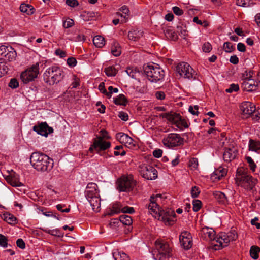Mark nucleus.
<instances>
[{
  "label": "nucleus",
  "instance_id": "nucleus-1",
  "mask_svg": "<svg viewBox=\"0 0 260 260\" xmlns=\"http://www.w3.org/2000/svg\"><path fill=\"white\" fill-rule=\"evenodd\" d=\"M30 162L35 169L43 172L50 171L54 164L52 159L44 153L38 152H35L31 154Z\"/></svg>",
  "mask_w": 260,
  "mask_h": 260
},
{
  "label": "nucleus",
  "instance_id": "nucleus-2",
  "mask_svg": "<svg viewBox=\"0 0 260 260\" xmlns=\"http://www.w3.org/2000/svg\"><path fill=\"white\" fill-rule=\"evenodd\" d=\"M148 209L151 214L155 218H158V220L164 221L169 224H171L174 222V218L176 214L172 210L165 211L161 210L156 203V200L153 198H151V203L146 206Z\"/></svg>",
  "mask_w": 260,
  "mask_h": 260
},
{
  "label": "nucleus",
  "instance_id": "nucleus-3",
  "mask_svg": "<svg viewBox=\"0 0 260 260\" xmlns=\"http://www.w3.org/2000/svg\"><path fill=\"white\" fill-rule=\"evenodd\" d=\"M236 181L239 185L247 190H252L257 182V179L248 175L243 168L237 169Z\"/></svg>",
  "mask_w": 260,
  "mask_h": 260
},
{
  "label": "nucleus",
  "instance_id": "nucleus-4",
  "mask_svg": "<svg viewBox=\"0 0 260 260\" xmlns=\"http://www.w3.org/2000/svg\"><path fill=\"white\" fill-rule=\"evenodd\" d=\"M62 70L57 66L48 68L43 74L44 82L49 85H53L61 81L64 77Z\"/></svg>",
  "mask_w": 260,
  "mask_h": 260
},
{
  "label": "nucleus",
  "instance_id": "nucleus-5",
  "mask_svg": "<svg viewBox=\"0 0 260 260\" xmlns=\"http://www.w3.org/2000/svg\"><path fill=\"white\" fill-rule=\"evenodd\" d=\"M144 71L148 79L151 82L156 83L161 81L165 76L164 71L157 64L148 65Z\"/></svg>",
  "mask_w": 260,
  "mask_h": 260
},
{
  "label": "nucleus",
  "instance_id": "nucleus-6",
  "mask_svg": "<svg viewBox=\"0 0 260 260\" xmlns=\"http://www.w3.org/2000/svg\"><path fill=\"white\" fill-rule=\"evenodd\" d=\"M155 245L158 251L156 259L169 260V258L172 256V248L167 242L158 239L156 240Z\"/></svg>",
  "mask_w": 260,
  "mask_h": 260
},
{
  "label": "nucleus",
  "instance_id": "nucleus-7",
  "mask_svg": "<svg viewBox=\"0 0 260 260\" xmlns=\"http://www.w3.org/2000/svg\"><path fill=\"white\" fill-rule=\"evenodd\" d=\"M136 183L132 175H123L117 180V188L120 192H129L133 189Z\"/></svg>",
  "mask_w": 260,
  "mask_h": 260
},
{
  "label": "nucleus",
  "instance_id": "nucleus-8",
  "mask_svg": "<svg viewBox=\"0 0 260 260\" xmlns=\"http://www.w3.org/2000/svg\"><path fill=\"white\" fill-rule=\"evenodd\" d=\"M39 74V63L37 62L35 64L22 72L20 75V79L24 84H27L37 78Z\"/></svg>",
  "mask_w": 260,
  "mask_h": 260
},
{
  "label": "nucleus",
  "instance_id": "nucleus-9",
  "mask_svg": "<svg viewBox=\"0 0 260 260\" xmlns=\"http://www.w3.org/2000/svg\"><path fill=\"white\" fill-rule=\"evenodd\" d=\"M160 116L166 118L180 129L188 127L186 120L182 118L179 114L166 113L161 114Z\"/></svg>",
  "mask_w": 260,
  "mask_h": 260
},
{
  "label": "nucleus",
  "instance_id": "nucleus-10",
  "mask_svg": "<svg viewBox=\"0 0 260 260\" xmlns=\"http://www.w3.org/2000/svg\"><path fill=\"white\" fill-rule=\"evenodd\" d=\"M101 133L102 135V137H97L96 138L94 139L93 144L89 149V151L90 152H92L93 149H94L98 152L99 151L105 150L110 147V143L109 142H106L103 139V138L107 137V131L101 130Z\"/></svg>",
  "mask_w": 260,
  "mask_h": 260
},
{
  "label": "nucleus",
  "instance_id": "nucleus-11",
  "mask_svg": "<svg viewBox=\"0 0 260 260\" xmlns=\"http://www.w3.org/2000/svg\"><path fill=\"white\" fill-rule=\"evenodd\" d=\"M176 70L179 75L184 78L189 80L195 79L194 71L187 62H182L176 67Z\"/></svg>",
  "mask_w": 260,
  "mask_h": 260
},
{
  "label": "nucleus",
  "instance_id": "nucleus-12",
  "mask_svg": "<svg viewBox=\"0 0 260 260\" xmlns=\"http://www.w3.org/2000/svg\"><path fill=\"white\" fill-rule=\"evenodd\" d=\"M164 145L168 148H173L183 143V139L177 134H169L162 140Z\"/></svg>",
  "mask_w": 260,
  "mask_h": 260
},
{
  "label": "nucleus",
  "instance_id": "nucleus-13",
  "mask_svg": "<svg viewBox=\"0 0 260 260\" xmlns=\"http://www.w3.org/2000/svg\"><path fill=\"white\" fill-rule=\"evenodd\" d=\"M142 176L147 180H154L157 177V170L151 166H144L141 168Z\"/></svg>",
  "mask_w": 260,
  "mask_h": 260
},
{
  "label": "nucleus",
  "instance_id": "nucleus-14",
  "mask_svg": "<svg viewBox=\"0 0 260 260\" xmlns=\"http://www.w3.org/2000/svg\"><path fill=\"white\" fill-rule=\"evenodd\" d=\"M33 130L38 134L45 137H47L48 134L53 132L52 127L49 126L46 122H42L38 125L34 126Z\"/></svg>",
  "mask_w": 260,
  "mask_h": 260
},
{
  "label": "nucleus",
  "instance_id": "nucleus-15",
  "mask_svg": "<svg viewBox=\"0 0 260 260\" xmlns=\"http://www.w3.org/2000/svg\"><path fill=\"white\" fill-rule=\"evenodd\" d=\"M179 240L181 245L185 249H189L192 247V236L188 231H183L181 233L179 237Z\"/></svg>",
  "mask_w": 260,
  "mask_h": 260
},
{
  "label": "nucleus",
  "instance_id": "nucleus-16",
  "mask_svg": "<svg viewBox=\"0 0 260 260\" xmlns=\"http://www.w3.org/2000/svg\"><path fill=\"white\" fill-rule=\"evenodd\" d=\"M258 84L257 81L254 79H243L242 87L244 90L252 92L257 89Z\"/></svg>",
  "mask_w": 260,
  "mask_h": 260
},
{
  "label": "nucleus",
  "instance_id": "nucleus-17",
  "mask_svg": "<svg viewBox=\"0 0 260 260\" xmlns=\"http://www.w3.org/2000/svg\"><path fill=\"white\" fill-rule=\"evenodd\" d=\"M240 109L244 115L248 117L254 113L256 108L255 105L251 102H244L241 104Z\"/></svg>",
  "mask_w": 260,
  "mask_h": 260
},
{
  "label": "nucleus",
  "instance_id": "nucleus-18",
  "mask_svg": "<svg viewBox=\"0 0 260 260\" xmlns=\"http://www.w3.org/2000/svg\"><path fill=\"white\" fill-rule=\"evenodd\" d=\"M97 185L94 183L88 184L85 191V196L87 200L100 196L97 191Z\"/></svg>",
  "mask_w": 260,
  "mask_h": 260
},
{
  "label": "nucleus",
  "instance_id": "nucleus-19",
  "mask_svg": "<svg viewBox=\"0 0 260 260\" xmlns=\"http://www.w3.org/2000/svg\"><path fill=\"white\" fill-rule=\"evenodd\" d=\"M237 152V149L234 147L225 148L223 154V160L226 162L231 161L236 157Z\"/></svg>",
  "mask_w": 260,
  "mask_h": 260
},
{
  "label": "nucleus",
  "instance_id": "nucleus-20",
  "mask_svg": "<svg viewBox=\"0 0 260 260\" xmlns=\"http://www.w3.org/2000/svg\"><path fill=\"white\" fill-rule=\"evenodd\" d=\"M228 235L225 233H221L219 237H216V242L219 244L217 246L218 248H215V250L219 249L223 247H226L228 243L231 241Z\"/></svg>",
  "mask_w": 260,
  "mask_h": 260
},
{
  "label": "nucleus",
  "instance_id": "nucleus-21",
  "mask_svg": "<svg viewBox=\"0 0 260 260\" xmlns=\"http://www.w3.org/2000/svg\"><path fill=\"white\" fill-rule=\"evenodd\" d=\"M6 180L7 182L14 187H20L23 185L19 180L17 175L11 174L7 176Z\"/></svg>",
  "mask_w": 260,
  "mask_h": 260
},
{
  "label": "nucleus",
  "instance_id": "nucleus-22",
  "mask_svg": "<svg viewBox=\"0 0 260 260\" xmlns=\"http://www.w3.org/2000/svg\"><path fill=\"white\" fill-rule=\"evenodd\" d=\"M202 232L205 235V238L207 240L216 241L215 232L212 228L207 227L203 228Z\"/></svg>",
  "mask_w": 260,
  "mask_h": 260
},
{
  "label": "nucleus",
  "instance_id": "nucleus-23",
  "mask_svg": "<svg viewBox=\"0 0 260 260\" xmlns=\"http://www.w3.org/2000/svg\"><path fill=\"white\" fill-rule=\"evenodd\" d=\"M228 172L226 168H224L222 167H219L218 169H216L212 177L215 179L220 180L222 177L225 176Z\"/></svg>",
  "mask_w": 260,
  "mask_h": 260
},
{
  "label": "nucleus",
  "instance_id": "nucleus-24",
  "mask_svg": "<svg viewBox=\"0 0 260 260\" xmlns=\"http://www.w3.org/2000/svg\"><path fill=\"white\" fill-rule=\"evenodd\" d=\"M88 201L90 203L92 207V209L94 211L99 212L100 211V208L101 206L100 196L90 199L88 200Z\"/></svg>",
  "mask_w": 260,
  "mask_h": 260
},
{
  "label": "nucleus",
  "instance_id": "nucleus-25",
  "mask_svg": "<svg viewBox=\"0 0 260 260\" xmlns=\"http://www.w3.org/2000/svg\"><path fill=\"white\" fill-rule=\"evenodd\" d=\"M213 194L219 203L225 204L228 202L227 197L224 193L219 191H215L213 192Z\"/></svg>",
  "mask_w": 260,
  "mask_h": 260
},
{
  "label": "nucleus",
  "instance_id": "nucleus-26",
  "mask_svg": "<svg viewBox=\"0 0 260 260\" xmlns=\"http://www.w3.org/2000/svg\"><path fill=\"white\" fill-rule=\"evenodd\" d=\"M143 32L141 30L134 29L129 31L128 34V38L129 40L135 41L143 36Z\"/></svg>",
  "mask_w": 260,
  "mask_h": 260
},
{
  "label": "nucleus",
  "instance_id": "nucleus-27",
  "mask_svg": "<svg viewBox=\"0 0 260 260\" xmlns=\"http://www.w3.org/2000/svg\"><path fill=\"white\" fill-rule=\"evenodd\" d=\"M19 9L21 12L25 13L27 15H31L35 11V9L31 5L24 3L21 4Z\"/></svg>",
  "mask_w": 260,
  "mask_h": 260
},
{
  "label": "nucleus",
  "instance_id": "nucleus-28",
  "mask_svg": "<svg viewBox=\"0 0 260 260\" xmlns=\"http://www.w3.org/2000/svg\"><path fill=\"white\" fill-rule=\"evenodd\" d=\"M249 150L257 152L260 150V142L259 141L250 139L249 141Z\"/></svg>",
  "mask_w": 260,
  "mask_h": 260
},
{
  "label": "nucleus",
  "instance_id": "nucleus-29",
  "mask_svg": "<svg viewBox=\"0 0 260 260\" xmlns=\"http://www.w3.org/2000/svg\"><path fill=\"white\" fill-rule=\"evenodd\" d=\"M8 49L6 55L5 54V59L9 61L15 60L17 56L16 51L12 47H10Z\"/></svg>",
  "mask_w": 260,
  "mask_h": 260
},
{
  "label": "nucleus",
  "instance_id": "nucleus-30",
  "mask_svg": "<svg viewBox=\"0 0 260 260\" xmlns=\"http://www.w3.org/2000/svg\"><path fill=\"white\" fill-rule=\"evenodd\" d=\"M115 260H129V257L124 252L116 251L113 252Z\"/></svg>",
  "mask_w": 260,
  "mask_h": 260
},
{
  "label": "nucleus",
  "instance_id": "nucleus-31",
  "mask_svg": "<svg viewBox=\"0 0 260 260\" xmlns=\"http://www.w3.org/2000/svg\"><path fill=\"white\" fill-rule=\"evenodd\" d=\"M125 72L129 76L134 79H136L138 75L140 74L139 71L134 67L127 68Z\"/></svg>",
  "mask_w": 260,
  "mask_h": 260
},
{
  "label": "nucleus",
  "instance_id": "nucleus-32",
  "mask_svg": "<svg viewBox=\"0 0 260 260\" xmlns=\"http://www.w3.org/2000/svg\"><path fill=\"white\" fill-rule=\"evenodd\" d=\"M93 43L96 47L101 48L105 45V39L101 36H96L93 39Z\"/></svg>",
  "mask_w": 260,
  "mask_h": 260
},
{
  "label": "nucleus",
  "instance_id": "nucleus-33",
  "mask_svg": "<svg viewBox=\"0 0 260 260\" xmlns=\"http://www.w3.org/2000/svg\"><path fill=\"white\" fill-rule=\"evenodd\" d=\"M119 220L125 225H130L133 223L132 217L127 215H121L119 216Z\"/></svg>",
  "mask_w": 260,
  "mask_h": 260
},
{
  "label": "nucleus",
  "instance_id": "nucleus-34",
  "mask_svg": "<svg viewBox=\"0 0 260 260\" xmlns=\"http://www.w3.org/2000/svg\"><path fill=\"white\" fill-rule=\"evenodd\" d=\"M260 252V248L256 246H252L250 249L251 257L254 259H257L258 257V253Z\"/></svg>",
  "mask_w": 260,
  "mask_h": 260
},
{
  "label": "nucleus",
  "instance_id": "nucleus-35",
  "mask_svg": "<svg viewBox=\"0 0 260 260\" xmlns=\"http://www.w3.org/2000/svg\"><path fill=\"white\" fill-rule=\"evenodd\" d=\"M166 37L171 40L175 41L177 39L178 36L176 33L172 29L168 28L165 32Z\"/></svg>",
  "mask_w": 260,
  "mask_h": 260
},
{
  "label": "nucleus",
  "instance_id": "nucleus-36",
  "mask_svg": "<svg viewBox=\"0 0 260 260\" xmlns=\"http://www.w3.org/2000/svg\"><path fill=\"white\" fill-rule=\"evenodd\" d=\"M114 102L116 105H125L127 100L123 94H120L114 99Z\"/></svg>",
  "mask_w": 260,
  "mask_h": 260
},
{
  "label": "nucleus",
  "instance_id": "nucleus-37",
  "mask_svg": "<svg viewBox=\"0 0 260 260\" xmlns=\"http://www.w3.org/2000/svg\"><path fill=\"white\" fill-rule=\"evenodd\" d=\"M120 11H121L123 14H124V16H123V19L121 20V23H123L127 21L128 15H129V9L127 8V6L124 5L122 6L120 9Z\"/></svg>",
  "mask_w": 260,
  "mask_h": 260
},
{
  "label": "nucleus",
  "instance_id": "nucleus-38",
  "mask_svg": "<svg viewBox=\"0 0 260 260\" xmlns=\"http://www.w3.org/2000/svg\"><path fill=\"white\" fill-rule=\"evenodd\" d=\"M5 220L9 224H15L17 223V218L13 214L10 213H6L4 215Z\"/></svg>",
  "mask_w": 260,
  "mask_h": 260
},
{
  "label": "nucleus",
  "instance_id": "nucleus-39",
  "mask_svg": "<svg viewBox=\"0 0 260 260\" xmlns=\"http://www.w3.org/2000/svg\"><path fill=\"white\" fill-rule=\"evenodd\" d=\"M105 72L108 76H115L117 72V70L114 66H109L105 69Z\"/></svg>",
  "mask_w": 260,
  "mask_h": 260
},
{
  "label": "nucleus",
  "instance_id": "nucleus-40",
  "mask_svg": "<svg viewBox=\"0 0 260 260\" xmlns=\"http://www.w3.org/2000/svg\"><path fill=\"white\" fill-rule=\"evenodd\" d=\"M123 139V141L121 143L125 144L127 147H132L135 145L134 143V140L130 137L128 135L125 134Z\"/></svg>",
  "mask_w": 260,
  "mask_h": 260
},
{
  "label": "nucleus",
  "instance_id": "nucleus-41",
  "mask_svg": "<svg viewBox=\"0 0 260 260\" xmlns=\"http://www.w3.org/2000/svg\"><path fill=\"white\" fill-rule=\"evenodd\" d=\"M111 53L115 56H118L121 54V49L117 43H114L112 46Z\"/></svg>",
  "mask_w": 260,
  "mask_h": 260
},
{
  "label": "nucleus",
  "instance_id": "nucleus-42",
  "mask_svg": "<svg viewBox=\"0 0 260 260\" xmlns=\"http://www.w3.org/2000/svg\"><path fill=\"white\" fill-rule=\"evenodd\" d=\"M98 15L97 13L94 12H84L81 16L83 17H85L84 19L86 21H88L92 19V18L96 17Z\"/></svg>",
  "mask_w": 260,
  "mask_h": 260
},
{
  "label": "nucleus",
  "instance_id": "nucleus-43",
  "mask_svg": "<svg viewBox=\"0 0 260 260\" xmlns=\"http://www.w3.org/2000/svg\"><path fill=\"white\" fill-rule=\"evenodd\" d=\"M115 151L114 152V154L115 156H118L120 155L121 156H124L126 154V152L123 150V147L121 145L116 146L114 148Z\"/></svg>",
  "mask_w": 260,
  "mask_h": 260
},
{
  "label": "nucleus",
  "instance_id": "nucleus-44",
  "mask_svg": "<svg viewBox=\"0 0 260 260\" xmlns=\"http://www.w3.org/2000/svg\"><path fill=\"white\" fill-rule=\"evenodd\" d=\"M245 159L249 164V167H250V170H251L252 172L255 171L256 165L252 158L250 156H246Z\"/></svg>",
  "mask_w": 260,
  "mask_h": 260
},
{
  "label": "nucleus",
  "instance_id": "nucleus-45",
  "mask_svg": "<svg viewBox=\"0 0 260 260\" xmlns=\"http://www.w3.org/2000/svg\"><path fill=\"white\" fill-rule=\"evenodd\" d=\"M223 49L226 52L230 53L234 50V47L231 42H226L223 44Z\"/></svg>",
  "mask_w": 260,
  "mask_h": 260
},
{
  "label": "nucleus",
  "instance_id": "nucleus-46",
  "mask_svg": "<svg viewBox=\"0 0 260 260\" xmlns=\"http://www.w3.org/2000/svg\"><path fill=\"white\" fill-rule=\"evenodd\" d=\"M8 71V68L4 63L0 62V78L6 74Z\"/></svg>",
  "mask_w": 260,
  "mask_h": 260
},
{
  "label": "nucleus",
  "instance_id": "nucleus-47",
  "mask_svg": "<svg viewBox=\"0 0 260 260\" xmlns=\"http://www.w3.org/2000/svg\"><path fill=\"white\" fill-rule=\"evenodd\" d=\"M122 206L120 203H116L113 204L112 209L114 212L118 214L121 212Z\"/></svg>",
  "mask_w": 260,
  "mask_h": 260
},
{
  "label": "nucleus",
  "instance_id": "nucleus-48",
  "mask_svg": "<svg viewBox=\"0 0 260 260\" xmlns=\"http://www.w3.org/2000/svg\"><path fill=\"white\" fill-rule=\"evenodd\" d=\"M193 210L194 212L198 211L201 208L202 202L199 200L193 201Z\"/></svg>",
  "mask_w": 260,
  "mask_h": 260
},
{
  "label": "nucleus",
  "instance_id": "nucleus-49",
  "mask_svg": "<svg viewBox=\"0 0 260 260\" xmlns=\"http://www.w3.org/2000/svg\"><path fill=\"white\" fill-rule=\"evenodd\" d=\"M190 193H191V197L193 198H196L198 197V196H199V194L200 193V190L199 189V188L197 186L192 187L191 189Z\"/></svg>",
  "mask_w": 260,
  "mask_h": 260
},
{
  "label": "nucleus",
  "instance_id": "nucleus-50",
  "mask_svg": "<svg viewBox=\"0 0 260 260\" xmlns=\"http://www.w3.org/2000/svg\"><path fill=\"white\" fill-rule=\"evenodd\" d=\"M121 212L123 213L133 214L135 212V209L132 207L126 206L124 207H122Z\"/></svg>",
  "mask_w": 260,
  "mask_h": 260
},
{
  "label": "nucleus",
  "instance_id": "nucleus-51",
  "mask_svg": "<svg viewBox=\"0 0 260 260\" xmlns=\"http://www.w3.org/2000/svg\"><path fill=\"white\" fill-rule=\"evenodd\" d=\"M74 23L73 19L68 18L64 21L63 26L65 28H68L71 27L74 25Z\"/></svg>",
  "mask_w": 260,
  "mask_h": 260
},
{
  "label": "nucleus",
  "instance_id": "nucleus-52",
  "mask_svg": "<svg viewBox=\"0 0 260 260\" xmlns=\"http://www.w3.org/2000/svg\"><path fill=\"white\" fill-rule=\"evenodd\" d=\"M231 241H235L237 239L238 235L235 230H233L226 234Z\"/></svg>",
  "mask_w": 260,
  "mask_h": 260
},
{
  "label": "nucleus",
  "instance_id": "nucleus-53",
  "mask_svg": "<svg viewBox=\"0 0 260 260\" xmlns=\"http://www.w3.org/2000/svg\"><path fill=\"white\" fill-rule=\"evenodd\" d=\"M239 85L238 84H232L229 88L225 90L226 92L231 93L233 91H237L239 90Z\"/></svg>",
  "mask_w": 260,
  "mask_h": 260
},
{
  "label": "nucleus",
  "instance_id": "nucleus-54",
  "mask_svg": "<svg viewBox=\"0 0 260 260\" xmlns=\"http://www.w3.org/2000/svg\"><path fill=\"white\" fill-rule=\"evenodd\" d=\"M19 86V83L17 80L15 78H12L11 79L9 83V86L12 88H16Z\"/></svg>",
  "mask_w": 260,
  "mask_h": 260
},
{
  "label": "nucleus",
  "instance_id": "nucleus-55",
  "mask_svg": "<svg viewBox=\"0 0 260 260\" xmlns=\"http://www.w3.org/2000/svg\"><path fill=\"white\" fill-rule=\"evenodd\" d=\"M7 239L4 235L0 234V246L6 248L8 246Z\"/></svg>",
  "mask_w": 260,
  "mask_h": 260
},
{
  "label": "nucleus",
  "instance_id": "nucleus-56",
  "mask_svg": "<svg viewBox=\"0 0 260 260\" xmlns=\"http://www.w3.org/2000/svg\"><path fill=\"white\" fill-rule=\"evenodd\" d=\"M212 50V46L209 42L205 43L202 46V50L205 52H210Z\"/></svg>",
  "mask_w": 260,
  "mask_h": 260
},
{
  "label": "nucleus",
  "instance_id": "nucleus-57",
  "mask_svg": "<svg viewBox=\"0 0 260 260\" xmlns=\"http://www.w3.org/2000/svg\"><path fill=\"white\" fill-rule=\"evenodd\" d=\"M67 62L69 66L71 67H74L77 64V61L76 59H75V58L70 57V58H68V59L67 60Z\"/></svg>",
  "mask_w": 260,
  "mask_h": 260
},
{
  "label": "nucleus",
  "instance_id": "nucleus-58",
  "mask_svg": "<svg viewBox=\"0 0 260 260\" xmlns=\"http://www.w3.org/2000/svg\"><path fill=\"white\" fill-rule=\"evenodd\" d=\"M253 74L254 72L252 70H249L248 72L245 71V73L243 74V79H253Z\"/></svg>",
  "mask_w": 260,
  "mask_h": 260
},
{
  "label": "nucleus",
  "instance_id": "nucleus-59",
  "mask_svg": "<svg viewBox=\"0 0 260 260\" xmlns=\"http://www.w3.org/2000/svg\"><path fill=\"white\" fill-rule=\"evenodd\" d=\"M198 106H194V107L192 106H190L189 107L188 111L193 115H198Z\"/></svg>",
  "mask_w": 260,
  "mask_h": 260
},
{
  "label": "nucleus",
  "instance_id": "nucleus-60",
  "mask_svg": "<svg viewBox=\"0 0 260 260\" xmlns=\"http://www.w3.org/2000/svg\"><path fill=\"white\" fill-rule=\"evenodd\" d=\"M66 4L71 7H75L79 5L77 0H66Z\"/></svg>",
  "mask_w": 260,
  "mask_h": 260
},
{
  "label": "nucleus",
  "instance_id": "nucleus-61",
  "mask_svg": "<svg viewBox=\"0 0 260 260\" xmlns=\"http://www.w3.org/2000/svg\"><path fill=\"white\" fill-rule=\"evenodd\" d=\"M10 47H7L5 45H2L0 46V56L5 57V54L6 55L8 52L7 50Z\"/></svg>",
  "mask_w": 260,
  "mask_h": 260
},
{
  "label": "nucleus",
  "instance_id": "nucleus-62",
  "mask_svg": "<svg viewBox=\"0 0 260 260\" xmlns=\"http://www.w3.org/2000/svg\"><path fill=\"white\" fill-rule=\"evenodd\" d=\"M109 91L107 92V97L110 98L113 92L117 93L118 91V89L117 88H113L112 86L108 87Z\"/></svg>",
  "mask_w": 260,
  "mask_h": 260
},
{
  "label": "nucleus",
  "instance_id": "nucleus-63",
  "mask_svg": "<svg viewBox=\"0 0 260 260\" xmlns=\"http://www.w3.org/2000/svg\"><path fill=\"white\" fill-rule=\"evenodd\" d=\"M173 11L175 14L178 16H181L183 14V11L177 6L172 8Z\"/></svg>",
  "mask_w": 260,
  "mask_h": 260
},
{
  "label": "nucleus",
  "instance_id": "nucleus-64",
  "mask_svg": "<svg viewBox=\"0 0 260 260\" xmlns=\"http://www.w3.org/2000/svg\"><path fill=\"white\" fill-rule=\"evenodd\" d=\"M189 166L193 169H196L198 166V159L196 158H191L189 161Z\"/></svg>",
  "mask_w": 260,
  "mask_h": 260
}]
</instances>
